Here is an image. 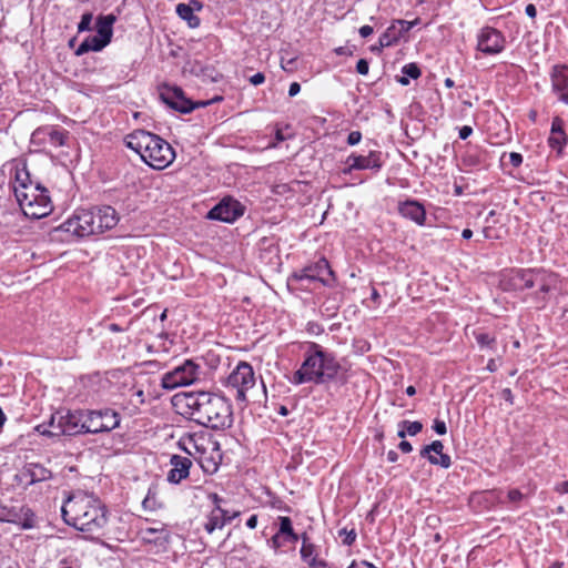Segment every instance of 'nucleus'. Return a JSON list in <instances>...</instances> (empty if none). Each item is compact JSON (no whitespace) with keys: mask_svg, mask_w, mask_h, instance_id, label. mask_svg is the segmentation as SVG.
Returning <instances> with one entry per match:
<instances>
[{"mask_svg":"<svg viewBox=\"0 0 568 568\" xmlns=\"http://www.w3.org/2000/svg\"><path fill=\"white\" fill-rule=\"evenodd\" d=\"M173 405L180 414L199 425L212 429L232 426L233 412L229 400L210 392H189L174 396Z\"/></svg>","mask_w":568,"mask_h":568,"instance_id":"1","label":"nucleus"},{"mask_svg":"<svg viewBox=\"0 0 568 568\" xmlns=\"http://www.w3.org/2000/svg\"><path fill=\"white\" fill-rule=\"evenodd\" d=\"M67 525L83 532L100 535L108 524V511L93 494L82 490L72 493L61 507Z\"/></svg>","mask_w":568,"mask_h":568,"instance_id":"2","label":"nucleus"},{"mask_svg":"<svg viewBox=\"0 0 568 568\" xmlns=\"http://www.w3.org/2000/svg\"><path fill=\"white\" fill-rule=\"evenodd\" d=\"M342 375L343 366L336 355L322 345L310 342L304 353V361L293 374L291 383L294 385L305 383L321 385L337 381Z\"/></svg>","mask_w":568,"mask_h":568,"instance_id":"3","label":"nucleus"},{"mask_svg":"<svg viewBox=\"0 0 568 568\" xmlns=\"http://www.w3.org/2000/svg\"><path fill=\"white\" fill-rule=\"evenodd\" d=\"M13 192L27 217L38 220L52 212L53 205L48 190L31 181L26 168L16 170Z\"/></svg>","mask_w":568,"mask_h":568,"instance_id":"4","label":"nucleus"},{"mask_svg":"<svg viewBox=\"0 0 568 568\" xmlns=\"http://www.w3.org/2000/svg\"><path fill=\"white\" fill-rule=\"evenodd\" d=\"M125 145L136 152L150 168L163 170L175 159L173 148L161 136L145 130H135L125 136Z\"/></svg>","mask_w":568,"mask_h":568,"instance_id":"5","label":"nucleus"},{"mask_svg":"<svg viewBox=\"0 0 568 568\" xmlns=\"http://www.w3.org/2000/svg\"><path fill=\"white\" fill-rule=\"evenodd\" d=\"M118 222L116 211L112 206L104 205L89 210H77L59 229L75 236L84 237L111 230Z\"/></svg>","mask_w":568,"mask_h":568,"instance_id":"6","label":"nucleus"},{"mask_svg":"<svg viewBox=\"0 0 568 568\" xmlns=\"http://www.w3.org/2000/svg\"><path fill=\"white\" fill-rule=\"evenodd\" d=\"M179 447L196 459L206 474H215L223 459L217 440L209 433L186 434L179 440Z\"/></svg>","mask_w":568,"mask_h":568,"instance_id":"7","label":"nucleus"},{"mask_svg":"<svg viewBox=\"0 0 568 568\" xmlns=\"http://www.w3.org/2000/svg\"><path fill=\"white\" fill-rule=\"evenodd\" d=\"M509 282L514 290L524 291L538 286L531 294L538 308L547 304V294L556 286L557 275L544 268H515L510 272Z\"/></svg>","mask_w":568,"mask_h":568,"instance_id":"8","label":"nucleus"},{"mask_svg":"<svg viewBox=\"0 0 568 568\" xmlns=\"http://www.w3.org/2000/svg\"><path fill=\"white\" fill-rule=\"evenodd\" d=\"M88 410L68 412L65 415H52L49 422V429L45 424L39 425L37 430L48 437L52 436H75L88 434L87 432Z\"/></svg>","mask_w":568,"mask_h":568,"instance_id":"9","label":"nucleus"},{"mask_svg":"<svg viewBox=\"0 0 568 568\" xmlns=\"http://www.w3.org/2000/svg\"><path fill=\"white\" fill-rule=\"evenodd\" d=\"M200 377V366L192 359H186L182 365L162 376L161 385L163 388L172 390L178 387L193 384Z\"/></svg>","mask_w":568,"mask_h":568,"instance_id":"10","label":"nucleus"},{"mask_svg":"<svg viewBox=\"0 0 568 568\" xmlns=\"http://www.w3.org/2000/svg\"><path fill=\"white\" fill-rule=\"evenodd\" d=\"M255 385V374L251 364L240 362L226 378V387L236 390L235 398L246 402V392Z\"/></svg>","mask_w":568,"mask_h":568,"instance_id":"11","label":"nucleus"},{"mask_svg":"<svg viewBox=\"0 0 568 568\" xmlns=\"http://www.w3.org/2000/svg\"><path fill=\"white\" fill-rule=\"evenodd\" d=\"M210 499L213 503V509L205 516L203 528L207 535L212 536L216 531L223 530L224 526L232 523L240 511L234 510L232 516H229V510L222 508L223 499L217 494H211Z\"/></svg>","mask_w":568,"mask_h":568,"instance_id":"12","label":"nucleus"},{"mask_svg":"<svg viewBox=\"0 0 568 568\" xmlns=\"http://www.w3.org/2000/svg\"><path fill=\"white\" fill-rule=\"evenodd\" d=\"M119 413L111 408L88 410L87 432L88 434L109 433L120 426Z\"/></svg>","mask_w":568,"mask_h":568,"instance_id":"13","label":"nucleus"},{"mask_svg":"<svg viewBox=\"0 0 568 568\" xmlns=\"http://www.w3.org/2000/svg\"><path fill=\"white\" fill-rule=\"evenodd\" d=\"M159 94L168 106L183 114L191 113L199 108L196 102L185 97L184 91L180 87L164 83L159 87Z\"/></svg>","mask_w":568,"mask_h":568,"instance_id":"14","label":"nucleus"},{"mask_svg":"<svg viewBox=\"0 0 568 568\" xmlns=\"http://www.w3.org/2000/svg\"><path fill=\"white\" fill-rule=\"evenodd\" d=\"M506 38L501 31L493 27H484L477 34L476 49L486 55H496L505 50Z\"/></svg>","mask_w":568,"mask_h":568,"instance_id":"15","label":"nucleus"},{"mask_svg":"<svg viewBox=\"0 0 568 568\" xmlns=\"http://www.w3.org/2000/svg\"><path fill=\"white\" fill-rule=\"evenodd\" d=\"M346 168L343 169L344 174H351L355 170H371L378 172L383 166L382 152L369 151L367 155L352 153L347 156Z\"/></svg>","mask_w":568,"mask_h":568,"instance_id":"16","label":"nucleus"},{"mask_svg":"<svg viewBox=\"0 0 568 568\" xmlns=\"http://www.w3.org/2000/svg\"><path fill=\"white\" fill-rule=\"evenodd\" d=\"M244 213L242 204L232 199L224 197L220 203L214 205L207 213V219L216 220L225 223H233Z\"/></svg>","mask_w":568,"mask_h":568,"instance_id":"17","label":"nucleus"},{"mask_svg":"<svg viewBox=\"0 0 568 568\" xmlns=\"http://www.w3.org/2000/svg\"><path fill=\"white\" fill-rule=\"evenodd\" d=\"M69 132L52 125L41 126L34 130L31 141L36 144H49L59 148L65 144Z\"/></svg>","mask_w":568,"mask_h":568,"instance_id":"18","label":"nucleus"},{"mask_svg":"<svg viewBox=\"0 0 568 568\" xmlns=\"http://www.w3.org/2000/svg\"><path fill=\"white\" fill-rule=\"evenodd\" d=\"M552 92L558 99L568 105V67L557 64L550 72Z\"/></svg>","mask_w":568,"mask_h":568,"instance_id":"19","label":"nucleus"},{"mask_svg":"<svg viewBox=\"0 0 568 568\" xmlns=\"http://www.w3.org/2000/svg\"><path fill=\"white\" fill-rule=\"evenodd\" d=\"M171 469L168 473L166 479L171 484H180L190 475L192 460L189 457L172 455L170 458Z\"/></svg>","mask_w":568,"mask_h":568,"instance_id":"20","label":"nucleus"},{"mask_svg":"<svg viewBox=\"0 0 568 568\" xmlns=\"http://www.w3.org/2000/svg\"><path fill=\"white\" fill-rule=\"evenodd\" d=\"M565 122L561 118L555 116L551 122L550 135L548 144L558 155L562 153L564 146L568 142V136L564 130Z\"/></svg>","mask_w":568,"mask_h":568,"instance_id":"21","label":"nucleus"},{"mask_svg":"<svg viewBox=\"0 0 568 568\" xmlns=\"http://www.w3.org/2000/svg\"><path fill=\"white\" fill-rule=\"evenodd\" d=\"M399 214L409 219L418 225H424L426 220V211L425 207L415 200H406L398 204Z\"/></svg>","mask_w":568,"mask_h":568,"instance_id":"22","label":"nucleus"},{"mask_svg":"<svg viewBox=\"0 0 568 568\" xmlns=\"http://www.w3.org/2000/svg\"><path fill=\"white\" fill-rule=\"evenodd\" d=\"M20 477L27 485H33L50 479L52 473L40 464L29 463L22 468Z\"/></svg>","mask_w":568,"mask_h":568,"instance_id":"23","label":"nucleus"},{"mask_svg":"<svg viewBox=\"0 0 568 568\" xmlns=\"http://www.w3.org/2000/svg\"><path fill=\"white\" fill-rule=\"evenodd\" d=\"M307 266L312 270L310 272L314 275V281H318L324 285L329 284V280L327 277H333V271L331 270L326 258L322 257L314 264Z\"/></svg>","mask_w":568,"mask_h":568,"instance_id":"24","label":"nucleus"},{"mask_svg":"<svg viewBox=\"0 0 568 568\" xmlns=\"http://www.w3.org/2000/svg\"><path fill=\"white\" fill-rule=\"evenodd\" d=\"M110 42L106 41L99 34L90 36L82 41V43L78 47L75 54L82 55L89 51H101L104 47H106Z\"/></svg>","mask_w":568,"mask_h":568,"instance_id":"25","label":"nucleus"},{"mask_svg":"<svg viewBox=\"0 0 568 568\" xmlns=\"http://www.w3.org/2000/svg\"><path fill=\"white\" fill-rule=\"evenodd\" d=\"M116 21V17L112 13L106 16H99L97 18V34L104 38L106 41L111 42V38L113 34V24Z\"/></svg>","mask_w":568,"mask_h":568,"instance_id":"26","label":"nucleus"},{"mask_svg":"<svg viewBox=\"0 0 568 568\" xmlns=\"http://www.w3.org/2000/svg\"><path fill=\"white\" fill-rule=\"evenodd\" d=\"M141 534L146 542L162 545L168 540V531L163 527H146L141 530Z\"/></svg>","mask_w":568,"mask_h":568,"instance_id":"27","label":"nucleus"},{"mask_svg":"<svg viewBox=\"0 0 568 568\" xmlns=\"http://www.w3.org/2000/svg\"><path fill=\"white\" fill-rule=\"evenodd\" d=\"M280 528L278 534L284 537V540H288L291 544H294L298 540L297 534L294 532L292 520L290 517L280 516Z\"/></svg>","mask_w":568,"mask_h":568,"instance_id":"28","label":"nucleus"},{"mask_svg":"<svg viewBox=\"0 0 568 568\" xmlns=\"http://www.w3.org/2000/svg\"><path fill=\"white\" fill-rule=\"evenodd\" d=\"M420 456L423 458H427L432 465H438L443 468H449L452 465V459L449 455H442V457H436L435 455H432V450L428 448V445H426L420 450Z\"/></svg>","mask_w":568,"mask_h":568,"instance_id":"29","label":"nucleus"},{"mask_svg":"<svg viewBox=\"0 0 568 568\" xmlns=\"http://www.w3.org/2000/svg\"><path fill=\"white\" fill-rule=\"evenodd\" d=\"M176 13L183 20H186L191 28L200 24V19L193 13V9L186 3H179L176 6Z\"/></svg>","mask_w":568,"mask_h":568,"instance_id":"30","label":"nucleus"},{"mask_svg":"<svg viewBox=\"0 0 568 568\" xmlns=\"http://www.w3.org/2000/svg\"><path fill=\"white\" fill-rule=\"evenodd\" d=\"M302 539L303 542L300 550L301 557L305 564L310 565L312 562V559H315L317 557L316 547L307 541L308 538L305 534L302 536Z\"/></svg>","mask_w":568,"mask_h":568,"instance_id":"31","label":"nucleus"},{"mask_svg":"<svg viewBox=\"0 0 568 568\" xmlns=\"http://www.w3.org/2000/svg\"><path fill=\"white\" fill-rule=\"evenodd\" d=\"M20 516L21 519L19 520L18 526H20L22 529H31L36 526V516L31 508L27 506L21 507Z\"/></svg>","mask_w":568,"mask_h":568,"instance_id":"32","label":"nucleus"},{"mask_svg":"<svg viewBox=\"0 0 568 568\" xmlns=\"http://www.w3.org/2000/svg\"><path fill=\"white\" fill-rule=\"evenodd\" d=\"M1 519L0 521H7L18 525L19 520L21 519L20 516V508L17 509L16 507H7L4 505L1 506Z\"/></svg>","mask_w":568,"mask_h":568,"instance_id":"33","label":"nucleus"},{"mask_svg":"<svg viewBox=\"0 0 568 568\" xmlns=\"http://www.w3.org/2000/svg\"><path fill=\"white\" fill-rule=\"evenodd\" d=\"M476 342L481 348H490L494 349L496 346V338L487 333L476 332L475 334Z\"/></svg>","mask_w":568,"mask_h":568,"instance_id":"34","label":"nucleus"},{"mask_svg":"<svg viewBox=\"0 0 568 568\" xmlns=\"http://www.w3.org/2000/svg\"><path fill=\"white\" fill-rule=\"evenodd\" d=\"M399 426H403L406 428L407 435L415 436L423 429V424L420 422H409V420H402L399 423Z\"/></svg>","mask_w":568,"mask_h":568,"instance_id":"35","label":"nucleus"},{"mask_svg":"<svg viewBox=\"0 0 568 568\" xmlns=\"http://www.w3.org/2000/svg\"><path fill=\"white\" fill-rule=\"evenodd\" d=\"M402 73L409 79H418L422 74L419 67L416 63H408L402 68Z\"/></svg>","mask_w":568,"mask_h":568,"instance_id":"36","label":"nucleus"},{"mask_svg":"<svg viewBox=\"0 0 568 568\" xmlns=\"http://www.w3.org/2000/svg\"><path fill=\"white\" fill-rule=\"evenodd\" d=\"M310 271L311 270L308 268V266H305L301 271L294 272L292 275V278L297 282H303V281L314 282V275L311 274Z\"/></svg>","mask_w":568,"mask_h":568,"instance_id":"37","label":"nucleus"},{"mask_svg":"<svg viewBox=\"0 0 568 568\" xmlns=\"http://www.w3.org/2000/svg\"><path fill=\"white\" fill-rule=\"evenodd\" d=\"M92 19L93 14L91 12L83 13L78 24V32L89 31L91 29Z\"/></svg>","mask_w":568,"mask_h":568,"instance_id":"38","label":"nucleus"},{"mask_svg":"<svg viewBox=\"0 0 568 568\" xmlns=\"http://www.w3.org/2000/svg\"><path fill=\"white\" fill-rule=\"evenodd\" d=\"M339 536H345L344 539H343V544L346 545V546H352L355 540H356V531L354 528L352 529H347V528H343L338 531Z\"/></svg>","mask_w":568,"mask_h":568,"instance_id":"39","label":"nucleus"},{"mask_svg":"<svg viewBox=\"0 0 568 568\" xmlns=\"http://www.w3.org/2000/svg\"><path fill=\"white\" fill-rule=\"evenodd\" d=\"M509 503L514 504L515 507L524 499V494L519 489H510L507 494Z\"/></svg>","mask_w":568,"mask_h":568,"instance_id":"40","label":"nucleus"},{"mask_svg":"<svg viewBox=\"0 0 568 568\" xmlns=\"http://www.w3.org/2000/svg\"><path fill=\"white\" fill-rule=\"evenodd\" d=\"M463 162L466 165H478V164H480L481 161L477 154L467 152L463 158Z\"/></svg>","mask_w":568,"mask_h":568,"instance_id":"41","label":"nucleus"},{"mask_svg":"<svg viewBox=\"0 0 568 568\" xmlns=\"http://www.w3.org/2000/svg\"><path fill=\"white\" fill-rule=\"evenodd\" d=\"M428 448L432 450V453L438 455L439 457H442V455H445L443 453V449H444V445L440 440H434L429 445H428Z\"/></svg>","mask_w":568,"mask_h":568,"instance_id":"42","label":"nucleus"},{"mask_svg":"<svg viewBox=\"0 0 568 568\" xmlns=\"http://www.w3.org/2000/svg\"><path fill=\"white\" fill-rule=\"evenodd\" d=\"M433 429L438 435H445L447 433L446 423L444 420H440V419H435L434 424H433Z\"/></svg>","mask_w":568,"mask_h":568,"instance_id":"43","label":"nucleus"},{"mask_svg":"<svg viewBox=\"0 0 568 568\" xmlns=\"http://www.w3.org/2000/svg\"><path fill=\"white\" fill-rule=\"evenodd\" d=\"M368 69H369V65H368V62L367 60L365 59H359L356 63V71L362 74V75H366L368 73Z\"/></svg>","mask_w":568,"mask_h":568,"instance_id":"44","label":"nucleus"},{"mask_svg":"<svg viewBox=\"0 0 568 568\" xmlns=\"http://www.w3.org/2000/svg\"><path fill=\"white\" fill-rule=\"evenodd\" d=\"M396 38L395 37H392L389 34L388 31L384 32L381 37H379V47L381 48H384V47H388L392 44V42L395 40Z\"/></svg>","mask_w":568,"mask_h":568,"instance_id":"45","label":"nucleus"},{"mask_svg":"<svg viewBox=\"0 0 568 568\" xmlns=\"http://www.w3.org/2000/svg\"><path fill=\"white\" fill-rule=\"evenodd\" d=\"M362 140V133L359 131H352L347 136V143L349 145H356Z\"/></svg>","mask_w":568,"mask_h":568,"instance_id":"46","label":"nucleus"},{"mask_svg":"<svg viewBox=\"0 0 568 568\" xmlns=\"http://www.w3.org/2000/svg\"><path fill=\"white\" fill-rule=\"evenodd\" d=\"M271 542H272V546L275 548V549H278L281 548L282 546H284L286 542H290L288 540H284V537L281 536L278 532H276L272 539H271Z\"/></svg>","mask_w":568,"mask_h":568,"instance_id":"47","label":"nucleus"},{"mask_svg":"<svg viewBox=\"0 0 568 568\" xmlns=\"http://www.w3.org/2000/svg\"><path fill=\"white\" fill-rule=\"evenodd\" d=\"M509 161L514 168H517L523 163V155L520 153L511 152L509 154Z\"/></svg>","mask_w":568,"mask_h":568,"instance_id":"48","label":"nucleus"},{"mask_svg":"<svg viewBox=\"0 0 568 568\" xmlns=\"http://www.w3.org/2000/svg\"><path fill=\"white\" fill-rule=\"evenodd\" d=\"M250 83L253 84V85H260L262 83H264L265 81V75L264 73L262 72H257L255 73L254 75H252L250 79H248Z\"/></svg>","mask_w":568,"mask_h":568,"instance_id":"49","label":"nucleus"},{"mask_svg":"<svg viewBox=\"0 0 568 568\" xmlns=\"http://www.w3.org/2000/svg\"><path fill=\"white\" fill-rule=\"evenodd\" d=\"M473 133V128L469 125H464L459 129V138L462 140H466Z\"/></svg>","mask_w":568,"mask_h":568,"instance_id":"50","label":"nucleus"},{"mask_svg":"<svg viewBox=\"0 0 568 568\" xmlns=\"http://www.w3.org/2000/svg\"><path fill=\"white\" fill-rule=\"evenodd\" d=\"M301 91V84L298 82H292L288 88V95L295 97Z\"/></svg>","mask_w":568,"mask_h":568,"instance_id":"51","label":"nucleus"},{"mask_svg":"<svg viewBox=\"0 0 568 568\" xmlns=\"http://www.w3.org/2000/svg\"><path fill=\"white\" fill-rule=\"evenodd\" d=\"M398 448L405 454H408L413 450L412 444L407 440H402L398 445Z\"/></svg>","mask_w":568,"mask_h":568,"instance_id":"52","label":"nucleus"},{"mask_svg":"<svg viewBox=\"0 0 568 568\" xmlns=\"http://www.w3.org/2000/svg\"><path fill=\"white\" fill-rule=\"evenodd\" d=\"M223 98L221 95H216L214 97L213 99L209 100V101H199L196 102V104H199V108H204L206 105H210L212 103H215V102H219V101H222Z\"/></svg>","mask_w":568,"mask_h":568,"instance_id":"53","label":"nucleus"},{"mask_svg":"<svg viewBox=\"0 0 568 568\" xmlns=\"http://www.w3.org/2000/svg\"><path fill=\"white\" fill-rule=\"evenodd\" d=\"M501 396H503V398H504L506 402H508V403H510V404H513V403H514V396H513V393H511V389H510V388H504V389L501 390Z\"/></svg>","mask_w":568,"mask_h":568,"instance_id":"54","label":"nucleus"},{"mask_svg":"<svg viewBox=\"0 0 568 568\" xmlns=\"http://www.w3.org/2000/svg\"><path fill=\"white\" fill-rule=\"evenodd\" d=\"M525 12L529 18H532V19L537 16V9H536L535 4H532V3H529L526 6Z\"/></svg>","mask_w":568,"mask_h":568,"instance_id":"55","label":"nucleus"},{"mask_svg":"<svg viewBox=\"0 0 568 568\" xmlns=\"http://www.w3.org/2000/svg\"><path fill=\"white\" fill-rule=\"evenodd\" d=\"M373 31H374L373 28L367 24L359 28V34L363 38L369 37L373 33Z\"/></svg>","mask_w":568,"mask_h":568,"instance_id":"56","label":"nucleus"},{"mask_svg":"<svg viewBox=\"0 0 568 568\" xmlns=\"http://www.w3.org/2000/svg\"><path fill=\"white\" fill-rule=\"evenodd\" d=\"M246 526L250 529H254L257 526V515L250 516V518L246 520Z\"/></svg>","mask_w":568,"mask_h":568,"instance_id":"57","label":"nucleus"},{"mask_svg":"<svg viewBox=\"0 0 568 568\" xmlns=\"http://www.w3.org/2000/svg\"><path fill=\"white\" fill-rule=\"evenodd\" d=\"M556 490L560 494H568V480L556 486Z\"/></svg>","mask_w":568,"mask_h":568,"instance_id":"58","label":"nucleus"},{"mask_svg":"<svg viewBox=\"0 0 568 568\" xmlns=\"http://www.w3.org/2000/svg\"><path fill=\"white\" fill-rule=\"evenodd\" d=\"M397 459H398V454L395 450H389L387 453V460L389 463H395V462H397Z\"/></svg>","mask_w":568,"mask_h":568,"instance_id":"59","label":"nucleus"},{"mask_svg":"<svg viewBox=\"0 0 568 568\" xmlns=\"http://www.w3.org/2000/svg\"><path fill=\"white\" fill-rule=\"evenodd\" d=\"M397 82L402 85H408L409 84V78H407L405 74L402 77H397Z\"/></svg>","mask_w":568,"mask_h":568,"instance_id":"60","label":"nucleus"},{"mask_svg":"<svg viewBox=\"0 0 568 568\" xmlns=\"http://www.w3.org/2000/svg\"><path fill=\"white\" fill-rule=\"evenodd\" d=\"M59 568H75V567L70 566L68 559L63 558L59 561Z\"/></svg>","mask_w":568,"mask_h":568,"instance_id":"61","label":"nucleus"},{"mask_svg":"<svg viewBox=\"0 0 568 568\" xmlns=\"http://www.w3.org/2000/svg\"><path fill=\"white\" fill-rule=\"evenodd\" d=\"M462 236H463V239H465V240H469V239L473 236V231H471V230H469V229H465V230H463V232H462Z\"/></svg>","mask_w":568,"mask_h":568,"instance_id":"62","label":"nucleus"},{"mask_svg":"<svg viewBox=\"0 0 568 568\" xmlns=\"http://www.w3.org/2000/svg\"><path fill=\"white\" fill-rule=\"evenodd\" d=\"M483 234H484L485 239H491L493 237V235H491V227H484Z\"/></svg>","mask_w":568,"mask_h":568,"instance_id":"63","label":"nucleus"},{"mask_svg":"<svg viewBox=\"0 0 568 568\" xmlns=\"http://www.w3.org/2000/svg\"><path fill=\"white\" fill-rule=\"evenodd\" d=\"M487 369L489 372H495L496 371V364H495V361L494 359H490L487 364Z\"/></svg>","mask_w":568,"mask_h":568,"instance_id":"64","label":"nucleus"}]
</instances>
